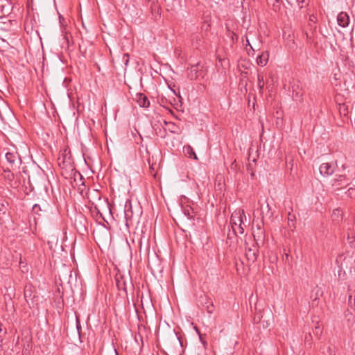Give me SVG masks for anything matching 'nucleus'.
Wrapping results in <instances>:
<instances>
[{
    "instance_id": "09e8293b",
    "label": "nucleus",
    "mask_w": 355,
    "mask_h": 355,
    "mask_svg": "<svg viewBox=\"0 0 355 355\" xmlns=\"http://www.w3.org/2000/svg\"><path fill=\"white\" fill-rule=\"evenodd\" d=\"M88 322H89V316L87 317V320H86V323H87V326H88Z\"/></svg>"
},
{
    "instance_id": "2eb2a0df",
    "label": "nucleus",
    "mask_w": 355,
    "mask_h": 355,
    "mask_svg": "<svg viewBox=\"0 0 355 355\" xmlns=\"http://www.w3.org/2000/svg\"><path fill=\"white\" fill-rule=\"evenodd\" d=\"M136 101L141 107H148L150 105L148 98L142 93H137L136 94Z\"/></svg>"
},
{
    "instance_id": "e433bc0d",
    "label": "nucleus",
    "mask_w": 355,
    "mask_h": 355,
    "mask_svg": "<svg viewBox=\"0 0 355 355\" xmlns=\"http://www.w3.org/2000/svg\"><path fill=\"white\" fill-rule=\"evenodd\" d=\"M198 336H199V338H200V340L201 343H202V345H204V347H205L207 343V342L205 340V339L203 338V336H202V334H200V335H198Z\"/></svg>"
},
{
    "instance_id": "6e6d98bb",
    "label": "nucleus",
    "mask_w": 355,
    "mask_h": 355,
    "mask_svg": "<svg viewBox=\"0 0 355 355\" xmlns=\"http://www.w3.org/2000/svg\"><path fill=\"white\" fill-rule=\"evenodd\" d=\"M267 208H268V209H270V207H269V205H268V204H267Z\"/></svg>"
},
{
    "instance_id": "f257e3e1",
    "label": "nucleus",
    "mask_w": 355,
    "mask_h": 355,
    "mask_svg": "<svg viewBox=\"0 0 355 355\" xmlns=\"http://www.w3.org/2000/svg\"><path fill=\"white\" fill-rule=\"evenodd\" d=\"M105 205L106 202L105 200H102L101 193L98 189L94 188L92 192L90 191V215L93 217L102 218V214L100 211V205Z\"/></svg>"
},
{
    "instance_id": "0eeeda50",
    "label": "nucleus",
    "mask_w": 355,
    "mask_h": 355,
    "mask_svg": "<svg viewBox=\"0 0 355 355\" xmlns=\"http://www.w3.org/2000/svg\"><path fill=\"white\" fill-rule=\"evenodd\" d=\"M24 297L28 305L32 309L38 306V298L36 293L33 291L32 286H26L24 289Z\"/></svg>"
},
{
    "instance_id": "79ce46f5",
    "label": "nucleus",
    "mask_w": 355,
    "mask_h": 355,
    "mask_svg": "<svg viewBox=\"0 0 355 355\" xmlns=\"http://www.w3.org/2000/svg\"><path fill=\"white\" fill-rule=\"evenodd\" d=\"M62 293H63V291H61L60 288L58 287V288L56 289V291H55L54 293L62 295Z\"/></svg>"
},
{
    "instance_id": "f03ea898",
    "label": "nucleus",
    "mask_w": 355,
    "mask_h": 355,
    "mask_svg": "<svg viewBox=\"0 0 355 355\" xmlns=\"http://www.w3.org/2000/svg\"><path fill=\"white\" fill-rule=\"evenodd\" d=\"M87 225L88 220L85 216L82 214L76 215L74 222L75 228L83 238L85 236L87 239L89 236Z\"/></svg>"
},
{
    "instance_id": "f704fd0d",
    "label": "nucleus",
    "mask_w": 355,
    "mask_h": 355,
    "mask_svg": "<svg viewBox=\"0 0 355 355\" xmlns=\"http://www.w3.org/2000/svg\"><path fill=\"white\" fill-rule=\"evenodd\" d=\"M347 194L350 198H353L355 196V189L349 188L347 191Z\"/></svg>"
},
{
    "instance_id": "ddd939ff",
    "label": "nucleus",
    "mask_w": 355,
    "mask_h": 355,
    "mask_svg": "<svg viewBox=\"0 0 355 355\" xmlns=\"http://www.w3.org/2000/svg\"><path fill=\"white\" fill-rule=\"evenodd\" d=\"M319 170L322 175L329 176L334 173L335 166L334 164L330 163H323L320 165Z\"/></svg>"
},
{
    "instance_id": "bb28decb",
    "label": "nucleus",
    "mask_w": 355,
    "mask_h": 355,
    "mask_svg": "<svg viewBox=\"0 0 355 355\" xmlns=\"http://www.w3.org/2000/svg\"><path fill=\"white\" fill-rule=\"evenodd\" d=\"M299 8H302L309 5L310 0H295Z\"/></svg>"
},
{
    "instance_id": "412c9836",
    "label": "nucleus",
    "mask_w": 355,
    "mask_h": 355,
    "mask_svg": "<svg viewBox=\"0 0 355 355\" xmlns=\"http://www.w3.org/2000/svg\"><path fill=\"white\" fill-rule=\"evenodd\" d=\"M165 124L168 126V130L174 134H180V128L173 122L164 121Z\"/></svg>"
},
{
    "instance_id": "7c9ffc66",
    "label": "nucleus",
    "mask_w": 355,
    "mask_h": 355,
    "mask_svg": "<svg viewBox=\"0 0 355 355\" xmlns=\"http://www.w3.org/2000/svg\"><path fill=\"white\" fill-rule=\"evenodd\" d=\"M258 87L260 91L263 90L264 87L263 77L260 75H258Z\"/></svg>"
},
{
    "instance_id": "de8ad7c7",
    "label": "nucleus",
    "mask_w": 355,
    "mask_h": 355,
    "mask_svg": "<svg viewBox=\"0 0 355 355\" xmlns=\"http://www.w3.org/2000/svg\"><path fill=\"white\" fill-rule=\"evenodd\" d=\"M2 325H3L2 323L0 322V333L2 331V328H1Z\"/></svg>"
},
{
    "instance_id": "49530a36",
    "label": "nucleus",
    "mask_w": 355,
    "mask_h": 355,
    "mask_svg": "<svg viewBox=\"0 0 355 355\" xmlns=\"http://www.w3.org/2000/svg\"><path fill=\"white\" fill-rule=\"evenodd\" d=\"M231 239H232V237H231V234L229 232V233L227 234V241H230V240H231Z\"/></svg>"
},
{
    "instance_id": "8fccbe9b",
    "label": "nucleus",
    "mask_w": 355,
    "mask_h": 355,
    "mask_svg": "<svg viewBox=\"0 0 355 355\" xmlns=\"http://www.w3.org/2000/svg\"><path fill=\"white\" fill-rule=\"evenodd\" d=\"M94 65L98 68V71H99V70H100V68H99V67H98V64L95 63V64H94Z\"/></svg>"
},
{
    "instance_id": "c03bdc74",
    "label": "nucleus",
    "mask_w": 355,
    "mask_h": 355,
    "mask_svg": "<svg viewBox=\"0 0 355 355\" xmlns=\"http://www.w3.org/2000/svg\"><path fill=\"white\" fill-rule=\"evenodd\" d=\"M194 329H195V330H196V333H197L198 335L202 334L200 333V331L199 329H198L197 327H194Z\"/></svg>"
},
{
    "instance_id": "a211bd4d",
    "label": "nucleus",
    "mask_w": 355,
    "mask_h": 355,
    "mask_svg": "<svg viewBox=\"0 0 355 355\" xmlns=\"http://www.w3.org/2000/svg\"><path fill=\"white\" fill-rule=\"evenodd\" d=\"M199 64H200V63L198 62L197 64H193L191 66L190 71L188 73V78L190 80H196L198 78V77L199 76V74H198L199 73V70H198Z\"/></svg>"
},
{
    "instance_id": "6ab92c4d",
    "label": "nucleus",
    "mask_w": 355,
    "mask_h": 355,
    "mask_svg": "<svg viewBox=\"0 0 355 355\" xmlns=\"http://www.w3.org/2000/svg\"><path fill=\"white\" fill-rule=\"evenodd\" d=\"M62 164L63 167H67V166H70L71 164V155L70 151L67 152V150L65 149L64 152L62 153Z\"/></svg>"
},
{
    "instance_id": "dca6fc26",
    "label": "nucleus",
    "mask_w": 355,
    "mask_h": 355,
    "mask_svg": "<svg viewBox=\"0 0 355 355\" xmlns=\"http://www.w3.org/2000/svg\"><path fill=\"white\" fill-rule=\"evenodd\" d=\"M337 21L339 26L346 27L349 25V17L346 12H341L337 17Z\"/></svg>"
},
{
    "instance_id": "f8f14e48",
    "label": "nucleus",
    "mask_w": 355,
    "mask_h": 355,
    "mask_svg": "<svg viewBox=\"0 0 355 355\" xmlns=\"http://www.w3.org/2000/svg\"><path fill=\"white\" fill-rule=\"evenodd\" d=\"M259 248L256 244L245 250V257L249 263H253L257 259Z\"/></svg>"
},
{
    "instance_id": "7ed1b4c3",
    "label": "nucleus",
    "mask_w": 355,
    "mask_h": 355,
    "mask_svg": "<svg viewBox=\"0 0 355 355\" xmlns=\"http://www.w3.org/2000/svg\"><path fill=\"white\" fill-rule=\"evenodd\" d=\"M196 304L198 308L205 310L209 314L213 313L215 310L211 299L205 293H201L197 297Z\"/></svg>"
},
{
    "instance_id": "20e7f679",
    "label": "nucleus",
    "mask_w": 355,
    "mask_h": 355,
    "mask_svg": "<svg viewBox=\"0 0 355 355\" xmlns=\"http://www.w3.org/2000/svg\"><path fill=\"white\" fill-rule=\"evenodd\" d=\"M139 214V209H137V211L135 212L131 201L130 200H126L124 207L125 225L128 227L130 225H132L133 222L138 218Z\"/></svg>"
},
{
    "instance_id": "b1692460",
    "label": "nucleus",
    "mask_w": 355,
    "mask_h": 355,
    "mask_svg": "<svg viewBox=\"0 0 355 355\" xmlns=\"http://www.w3.org/2000/svg\"><path fill=\"white\" fill-rule=\"evenodd\" d=\"M10 3H8V5H0L1 12L3 15H8L10 13Z\"/></svg>"
},
{
    "instance_id": "39448f33",
    "label": "nucleus",
    "mask_w": 355,
    "mask_h": 355,
    "mask_svg": "<svg viewBox=\"0 0 355 355\" xmlns=\"http://www.w3.org/2000/svg\"><path fill=\"white\" fill-rule=\"evenodd\" d=\"M165 345L170 352H179L183 347L180 338L174 331L165 340Z\"/></svg>"
},
{
    "instance_id": "72a5a7b5",
    "label": "nucleus",
    "mask_w": 355,
    "mask_h": 355,
    "mask_svg": "<svg viewBox=\"0 0 355 355\" xmlns=\"http://www.w3.org/2000/svg\"><path fill=\"white\" fill-rule=\"evenodd\" d=\"M246 221H244V224L241 223V225H237L239 233L243 234L244 233V229L246 227Z\"/></svg>"
},
{
    "instance_id": "4468645a",
    "label": "nucleus",
    "mask_w": 355,
    "mask_h": 355,
    "mask_svg": "<svg viewBox=\"0 0 355 355\" xmlns=\"http://www.w3.org/2000/svg\"><path fill=\"white\" fill-rule=\"evenodd\" d=\"M349 184L348 180L346 179V177L342 175H340L337 178L334 180V183L332 186L334 187L335 190H339L343 187L347 186Z\"/></svg>"
},
{
    "instance_id": "c9c22d12",
    "label": "nucleus",
    "mask_w": 355,
    "mask_h": 355,
    "mask_svg": "<svg viewBox=\"0 0 355 355\" xmlns=\"http://www.w3.org/2000/svg\"><path fill=\"white\" fill-rule=\"evenodd\" d=\"M262 318V315L260 313L257 314L254 318V320L255 322H259Z\"/></svg>"
},
{
    "instance_id": "a19ab883",
    "label": "nucleus",
    "mask_w": 355,
    "mask_h": 355,
    "mask_svg": "<svg viewBox=\"0 0 355 355\" xmlns=\"http://www.w3.org/2000/svg\"><path fill=\"white\" fill-rule=\"evenodd\" d=\"M84 159L87 166H89V163L87 162V159H89V156H87L85 153H83Z\"/></svg>"
},
{
    "instance_id": "393cba45",
    "label": "nucleus",
    "mask_w": 355,
    "mask_h": 355,
    "mask_svg": "<svg viewBox=\"0 0 355 355\" xmlns=\"http://www.w3.org/2000/svg\"><path fill=\"white\" fill-rule=\"evenodd\" d=\"M8 205V203L6 200L0 201V214H5L6 213V205Z\"/></svg>"
},
{
    "instance_id": "603ef678",
    "label": "nucleus",
    "mask_w": 355,
    "mask_h": 355,
    "mask_svg": "<svg viewBox=\"0 0 355 355\" xmlns=\"http://www.w3.org/2000/svg\"><path fill=\"white\" fill-rule=\"evenodd\" d=\"M247 44H249V45L250 46V43H249V40H247Z\"/></svg>"
},
{
    "instance_id": "37998d69",
    "label": "nucleus",
    "mask_w": 355,
    "mask_h": 355,
    "mask_svg": "<svg viewBox=\"0 0 355 355\" xmlns=\"http://www.w3.org/2000/svg\"><path fill=\"white\" fill-rule=\"evenodd\" d=\"M232 40H234V38H236V40H237L238 36L234 33H233V32L232 33Z\"/></svg>"
},
{
    "instance_id": "58836bf2",
    "label": "nucleus",
    "mask_w": 355,
    "mask_h": 355,
    "mask_svg": "<svg viewBox=\"0 0 355 355\" xmlns=\"http://www.w3.org/2000/svg\"><path fill=\"white\" fill-rule=\"evenodd\" d=\"M81 24H82V27H83V28L85 30V33L87 34V32H88V31H87V27H86V25H85V22H84V21H83V18H81Z\"/></svg>"
},
{
    "instance_id": "5701e85b",
    "label": "nucleus",
    "mask_w": 355,
    "mask_h": 355,
    "mask_svg": "<svg viewBox=\"0 0 355 355\" xmlns=\"http://www.w3.org/2000/svg\"><path fill=\"white\" fill-rule=\"evenodd\" d=\"M184 214L187 216L189 219H194V211L193 209L190 207H186L183 208Z\"/></svg>"
},
{
    "instance_id": "6e6552de",
    "label": "nucleus",
    "mask_w": 355,
    "mask_h": 355,
    "mask_svg": "<svg viewBox=\"0 0 355 355\" xmlns=\"http://www.w3.org/2000/svg\"><path fill=\"white\" fill-rule=\"evenodd\" d=\"M78 173L79 179L77 180L76 177L74 178V182L78 186L77 190L84 199H88L89 187L85 184L86 181L83 176L79 172Z\"/></svg>"
},
{
    "instance_id": "5fc2aeb1",
    "label": "nucleus",
    "mask_w": 355,
    "mask_h": 355,
    "mask_svg": "<svg viewBox=\"0 0 355 355\" xmlns=\"http://www.w3.org/2000/svg\"><path fill=\"white\" fill-rule=\"evenodd\" d=\"M89 170H90L92 173H94V172L92 171V167H91V166H90V168H89Z\"/></svg>"
},
{
    "instance_id": "a18cd8bd",
    "label": "nucleus",
    "mask_w": 355,
    "mask_h": 355,
    "mask_svg": "<svg viewBox=\"0 0 355 355\" xmlns=\"http://www.w3.org/2000/svg\"><path fill=\"white\" fill-rule=\"evenodd\" d=\"M311 334H309L308 336H306L305 340L308 341L309 340V338H311Z\"/></svg>"
},
{
    "instance_id": "864d4df0",
    "label": "nucleus",
    "mask_w": 355,
    "mask_h": 355,
    "mask_svg": "<svg viewBox=\"0 0 355 355\" xmlns=\"http://www.w3.org/2000/svg\"><path fill=\"white\" fill-rule=\"evenodd\" d=\"M247 44H249V45L250 46V43H249V40H247Z\"/></svg>"
},
{
    "instance_id": "aec40b11",
    "label": "nucleus",
    "mask_w": 355,
    "mask_h": 355,
    "mask_svg": "<svg viewBox=\"0 0 355 355\" xmlns=\"http://www.w3.org/2000/svg\"><path fill=\"white\" fill-rule=\"evenodd\" d=\"M268 58L269 55L267 51L262 52L261 54L257 58V64L262 67L265 66L268 61Z\"/></svg>"
},
{
    "instance_id": "9b49d317",
    "label": "nucleus",
    "mask_w": 355,
    "mask_h": 355,
    "mask_svg": "<svg viewBox=\"0 0 355 355\" xmlns=\"http://www.w3.org/2000/svg\"><path fill=\"white\" fill-rule=\"evenodd\" d=\"M5 157L10 168L15 169V168L19 167L21 160L17 153L8 152L6 153Z\"/></svg>"
},
{
    "instance_id": "1a4fd4ad",
    "label": "nucleus",
    "mask_w": 355,
    "mask_h": 355,
    "mask_svg": "<svg viewBox=\"0 0 355 355\" xmlns=\"http://www.w3.org/2000/svg\"><path fill=\"white\" fill-rule=\"evenodd\" d=\"M253 237L255 244L258 247L262 246L266 240V232L261 225L257 224L256 229L253 230Z\"/></svg>"
},
{
    "instance_id": "2f4dec72",
    "label": "nucleus",
    "mask_w": 355,
    "mask_h": 355,
    "mask_svg": "<svg viewBox=\"0 0 355 355\" xmlns=\"http://www.w3.org/2000/svg\"><path fill=\"white\" fill-rule=\"evenodd\" d=\"M313 334H315V336H320L322 333V329L320 327V325H317L315 327V329L313 331Z\"/></svg>"
},
{
    "instance_id": "a878e982",
    "label": "nucleus",
    "mask_w": 355,
    "mask_h": 355,
    "mask_svg": "<svg viewBox=\"0 0 355 355\" xmlns=\"http://www.w3.org/2000/svg\"><path fill=\"white\" fill-rule=\"evenodd\" d=\"M3 177L6 181L12 182L15 179V174L11 171L10 173L3 174Z\"/></svg>"
},
{
    "instance_id": "9d476101",
    "label": "nucleus",
    "mask_w": 355,
    "mask_h": 355,
    "mask_svg": "<svg viewBox=\"0 0 355 355\" xmlns=\"http://www.w3.org/2000/svg\"><path fill=\"white\" fill-rule=\"evenodd\" d=\"M79 33L81 36V42L79 43V51L81 54V56L79 57V62L80 64H83L85 69L86 68L85 60L87 57V40L85 41L83 39V33L79 30Z\"/></svg>"
},
{
    "instance_id": "ea45409f",
    "label": "nucleus",
    "mask_w": 355,
    "mask_h": 355,
    "mask_svg": "<svg viewBox=\"0 0 355 355\" xmlns=\"http://www.w3.org/2000/svg\"><path fill=\"white\" fill-rule=\"evenodd\" d=\"M3 174H6V173L11 172V169L9 167H7V168L3 167Z\"/></svg>"
},
{
    "instance_id": "c756f323",
    "label": "nucleus",
    "mask_w": 355,
    "mask_h": 355,
    "mask_svg": "<svg viewBox=\"0 0 355 355\" xmlns=\"http://www.w3.org/2000/svg\"><path fill=\"white\" fill-rule=\"evenodd\" d=\"M42 209L40 207V205H37V204H35L33 206V208H32V211L35 214H37L39 216H40V211H42Z\"/></svg>"
},
{
    "instance_id": "4c0bfd02",
    "label": "nucleus",
    "mask_w": 355,
    "mask_h": 355,
    "mask_svg": "<svg viewBox=\"0 0 355 355\" xmlns=\"http://www.w3.org/2000/svg\"><path fill=\"white\" fill-rule=\"evenodd\" d=\"M55 284H59L60 286H62V279L60 276L58 277V278L55 277Z\"/></svg>"
},
{
    "instance_id": "4be33fe9",
    "label": "nucleus",
    "mask_w": 355,
    "mask_h": 355,
    "mask_svg": "<svg viewBox=\"0 0 355 355\" xmlns=\"http://www.w3.org/2000/svg\"><path fill=\"white\" fill-rule=\"evenodd\" d=\"M59 21H60L61 27L63 28L62 33H64V37L67 40H68L69 39H68V36H67V31L66 30V26H67L66 19L62 15H59Z\"/></svg>"
},
{
    "instance_id": "cd10ccee",
    "label": "nucleus",
    "mask_w": 355,
    "mask_h": 355,
    "mask_svg": "<svg viewBox=\"0 0 355 355\" xmlns=\"http://www.w3.org/2000/svg\"><path fill=\"white\" fill-rule=\"evenodd\" d=\"M192 42L193 45H194L196 48H198L200 44L198 42L201 40L200 37L199 35H193L192 36Z\"/></svg>"
},
{
    "instance_id": "3c124183",
    "label": "nucleus",
    "mask_w": 355,
    "mask_h": 355,
    "mask_svg": "<svg viewBox=\"0 0 355 355\" xmlns=\"http://www.w3.org/2000/svg\"><path fill=\"white\" fill-rule=\"evenodd\" d=\"M248 169L250 170L251 169V164H249L248 167Z\"/></svg>"
},
{
    "instance_id": "4d7b16f0",
    "label": "nucleus",
    "mask_w": 355,
    "mask_h": 355,
    "mask_svg": "<svg viewBox=\"0 0 355 355\" xmlns=\"http://www.w3.org/2000/svg\"><path fill=\"white\" fill-rule=\"evenodd\" d=\"M347 239H349V234H347Z\"/></svg>"
},
{
    "instance_id": "c85d7f7f",
    "label": "nucleus",
    "mask_w": 355,
    "mask_h": 355,
    "mask_svg": "<svg viewBox=\"0 0 355 355\" xmlns=\"http://www.w3.org/2000/svg\"><path fill=\"white\" fill-rule=\"evenodd\" d=\"M186 152H187V154L190 157H192L193 156V158L195 159H198V157L193 150V149L191 147V146H188L187 148H186Z\"/></svg>"
},
{
    "instance_id": "473e14b6",
    "label": "nucleus",
    "mask_w": 355,
    "mask_h": 355,
    "mask_svg": "<svg viewBox=\"0 0 355 355\" xmlns=\"http://www.w3.org/2000/svg\"><path fill=\"white\" fill-rule=\"evenodd\" d=\"M76 327H77V330H78V334H79V337H80V339L81 340L83 337L82 333H81V326H80V321H79V319L77 318V320H76Z\"/></svg>"
},
{
    "instance_id": "f3484780",
    "label": "nucleus",
    "mask_w": 355,
    "mask_h": 355,
    "mask_svg": "<svg viewBox=\"0 0 355 355\" xmlns=\"http://www.w3.org/2000/svg\"><path fill=\"white\" fill-rule=\"evenodd\" d=\"M53 295V301L55 304V308L58 311H62L64 305L63 293H62V295L54 293Z\"/></svg>"
},
{
    "instance_id": "423d86ee",
    "label": "nucleus",
    "mask_w": 355,
    "mask_h": 355,
    "mask_svg": "<svg viewBox=\"0 0 355 355\" xmlns=\"http://www.w3.org/2000/svg\"><path fill=\"white\" fill-rule=\"evenodd\" d=\"M244 221H247V218L243 209H236L232 214L230 218V224L233 230L232 235L234 236H236L237 232V230L235 229V227L237 225H241V223L244 224Z\"/></svg>"
}]
</instances>
